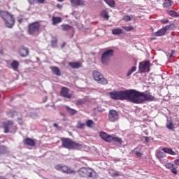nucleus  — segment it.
I'll list each match as a JSON object with an SVG mask.
<instances>
[{
  "instance_id": "obj_38",
  "label": "nucleus",
  "mask_w": 179,
  "mask_h": 179,
  "mask_svg": "<svg viewBox=\"0 0 179 179\" xmlns=\"http://www.w3.org/2000/svg\"><path fill=\"white\" fill-rule=\"evenodd\" d=\"M122 29H123L124 30H125L126 31H132V30H134V27H122Z\"/></svg>"
},
{
  "instance_id": "obj_3",
  "label": "nucleus",
  "mask_w": 179,
  "mask_h": 179,
  "mask_svg": "<svg viewBox=\"0 0 179 179\" xmlns=\"http://www.w3.org/2000/svg\"><path fill=\"white\" fill-rule=\"evenodd\" d=\"M62 145L65 149H80L82 145L79 144L69 138H62Z\"/></svg>"
},
{
  "instance_id": "obj_21",
  "label": "nucleus",
  "mask_w": 179,
  "mask_h": 179,
  "mask_svg": "<svg viewBox=\"0 0 179 179\" xmlns=\"http://www.w3.org/2000/svg\"><path fill=\"white\" fill-rule=\"evenodd\" d=\"M50 69L52 72L53 75H56V76H61V71L59 69L57 66H52L50 67Z\"/></svg>"
},
{
  "instance_id": "obj_6",
  "label": "nucleus",
  "mask_w": 179,
  "mask_h": 179,
  "mask_svg": "<svg viewBox=\"0 0 179 179\" xmlns=\"http://www.w3.org/2000/svg\"><path fill=\"white\" fill-rule=\"evenodd\" d=\"M93 78L99 83V85H108V81L104 78L103 74L97 71H94L92 73Z\"/></svg>"
},
{
  "instance_id": "obj_18",
  "label": "nucleus",
  "mask_w": 179,
  "mask_h": 179,
  "mask_svg": "<svg viewBox=\"0 0 179 179\" xmlns=\"http://www.w3.org/2000/svg\"><path fill=\"white\" fill-rule=\"evenodd\" d=\"M62 22V18L61 17L53 16L52 17V24L53 26H57V24L61 23Z\"/></svg>"
},
{
  "instance_id": "obj_2",
  "label": "nucleus",
  "mask_w": 179,
  "mask_h": 179,
  "mask_svg": "<svg viewBox=\"0 0 179 179\" xmlns=\"http://www.w3.org/2000/svg\"><path fill=\"white\" fill-rule=\"evenodd\" d=\"M109 96L112 100H132V90L124 91H113L109 92Z\"/></svg>"
},
{
  "instance_id": "obj_49",
  "label": "nucleus",
  "mask_w": 179,
  "mask_h": 179,
  "mask_svg": "<svg viewBox=\"0 0 179 179\" xmlns=\"http://www.w3.org/2000/svg\"><path fill=\"white\" fill-rule=\"evenodd\" d=\"M175 164H176V166H179V159L175 160Z\"/></svg>"
},
{
  "instance_id": "obj_14",
  "label": "nucleus",
  "mask_w": 179,
  "mask_h": 179,
  "mask_svg": "<svg viewBox=\"0 0 179 179\" xmlns=\"http://www.w3.org/2000/svg\"><path fill=\"white\" fill-rule=\"evenodd\" d=\"M169 29H170V25H166L162 29L158 30L155 34V35L156 36V37H162V36H164L166 33H167V30H169Z\"/></svg>"
},
{
  "instance_id": "obj_20",
  "label": "nucleus",
  "mask_w": 179,
  "mask_h": 179,
  "mask_svg": "<svg viewBox=\"0 0 179 179\" xmlns=\"http://www.w3.org/2000/svg\"><path fill=\"white\" fill-rule=\"evenodd\" d=\"M69 65L73 69H78V68H80V66H82V64L76 62H69Z\"/></svg>"
},
{
  "instance_id": "obj_54",
  "label": "nucleus",
  "mask_w": 179,
  "mask_h": 179,
  "mask_svg": "<svg viewBox=\"0 0 179 179\" xmlns=\"http://www.w3.org/2000/svg\"><path fill=\"white\" fill-rule=\"evenodd\" d=\"M0 179H6L3 176H0Z\"/></svg>"
},
{
  "instance_id": "obj_37",
  "label": "nucleus",
  "mask_w": 179,
  "mask_h": 179,
  "mask_svg": "<svg viewBox=\"0 0 179 179\" xmlns=\"http://www.w3.org/2000/svg\"><path fill=\"white\" fill-rule=\"evenodd\" d=\"M85 104L84 99H78L76 101V106H83Z\"/></svg>"
},
{
  "instance_id": "obj_55",
  "label": "nucleus",
  "mask_w": 179,
  "mask_h": 179,
  "mask_svg": "<svg viewBox=\"0 0 179 179\" xmlns=\"http://www.w3.org/2000/svg\"><path fill=\"white\" fill-rule=\"evenodd\" d=\"M61 115H62L63 117H65V114L62 113Z\"/></svg>"
},
{
  "instance_id": "obj_22",
  "label": "nucleus",
  "mask_w": 179,
  "mask_h": 179,
  "mask_svg": "<svg viewBox=\"0 0 179 179\" xmlns=\"http://www.w3.org/2000/svg\"><path fill=\"white\" fill-rule=\"evenodd\" d=\"M66 110L67 113H69V114H70V115H75V114H78V110H76V109H73L69 106H66Z\"/></svg>"
},
{
  "instance_id": "obj_32",
  "label": "nucleus",
  "mask_w": 179,
  "mask_h": 179,
  "mask_svg": "<svg viewBox=\"0 0 179 179\" xmlns=\"http://www.w3.org/2000/svg\"><path fill=\"white\" fill-rule=\"evenodd\" d=\"M166 127L168 129H174V124L171 121H167Z\"/></svg>"
},
{
  "instance_id": "obj_35",
  "label": "nucleus",
  "mask_w": 179,
  "mask_h": 179,
  "mask_svg": "<svg viewBox=\"0 0 179 179\" xmlns=\"http://www.w3.org/2000/svg\"><path fill=\"white\" fill-rule=\"evenodd\" d=\"M85 127H86V124L78 122L77 124V128L80 129H85Z\"/></svg>"
},
{
  "instance_id": "obj_45",
  "label": "nucleus",
  "mask_w": 179,
  "mask_h": 179,
  "mask_svg": "<svg viewBox=\"0 0 179 179\" xmlns=\"http://www.w3.org/2000/svg\"><path fill=\"white\" fill-rule=\"evenodd\" d=\"M112 177H120V172H115L113 173Z\"/></svg>"
},
{
  "instance_id": "obj_28",
  "label": "nucleus",
  "mask_w": 179,
  "mask_h": 179,
  "mask_svg": "<svg viewBox=\"0 0 179 179\" xmlns=\"http://www.w3.org/2000/svg\"><path fill=\"white\" fill-rule=\"evenodd\" d=\"M11 66H12L13 69H14V71H17V69L19 68V62L14 60L11 63Z\"/></svg>"
},
{
  "instance_id": "obj_42",
  "label": "nucleus",
  "mask_w": 179,
  "mask_h": 179,
  "mask_svg": "<svg viewBox=\"0 0 179 179\" xmlns=\"http://www.w3.org/2000/svg\"><path fill=\"white\" fill-rule=\"evenodd\" d=\"M135 155H136V157H142V156L143 155V153H142L139 151H136Z\"/></svg>"
},
{
  "instance_id": "obj_53",
  "label": "nucleus",
  "mask_w": 179,
  "mask_h": 179,
  "mask_svg": "<svg viewBox=\"0 0 179 179\" xmlns=\"http://www.w3.org/2000/svg\"><path fill=\"white\" fill-rule=\"evenodd\" d=\"M65 0H57V2H64Z\"/></svg>"
},
{
  "instance_id": "obj_34",
  "label": "nucleus",
  "mask_w": 179,
  "mask_h": 179,
  "mask_svg": "<svg viewBox=\"0 0 179 179\" xmlns=\"http://www.w3.org/2000/svg\"><path fill=\"white\" fill-rule=\"evenodd\" d=\"M94 124V122H93V120H89L86 122V125L87 127H88V128L93 127Z\"/></svg>"
},
{
  "instance_id": "obj_9",
  "label": "nucleus",
  "mask_w": 179,
  "mask_h": 179,
  "mask_svg": "<svg viewBox=\"0 0 179 179\" xmlns=\"http://www.w3.org/2000/svg\"><path fill=\"white\" fill-rule=\"evenodd\" d=\"M150 71V61L141 62L138 66L139 73H145Z\"/></svg>"
},
{
  "instance_id": "obj_25",
  "label": "nucleus",
  "mask_w": 179,
  "mask_h": 179,
  "mask_svg": "<svg viewBox=\"0 0 179 179\" xmlns=\"http://www.w3.org/2000/svg\"><path fill=\"white\" fill-rule=\"evenodd\" d=\"M62 30L64 31H68L72 29V26L66 24H63L61 25Z\"/></svg>"
},
{
  "instance_id": "obj_39",
  "label": "nucleus",
  "mask_w": 179,
  "mask_h": 179,
  "mask_svg": "<svg viewBox=\"0 0 179 179\" xmlns=\"http://www.w3.org/2000/svg\"><path fill=\"white\" fill-rule=\"evenodd\" d=\"M123 20H124V22H131L132 20V19L131 18V17L129 15H124L123 17Z\"/></svg>"
},
{
  "instance_id": "obj_10",
  "label": "nucleus",
  "mask_w": 179,
  "mask_h": 179,
  "mask_svg": "<svg viewBox=\"0 0 179 179\" xmlns=\"http://www.w3.org/2000/svg\"><path fill=\"white\" fill-rule=\"evenodd\" d=\"M80 177H93V169L90 168H81L78 171Z\"/></svg>"
},
{
  "instance_id": "obj_16",
  "label": "nucleus",
  "mask_w": 179,
  "mask_h": 179,
  "mask_svg": "<svg viewBox=\"0 0 179 179\" xmlns=\"http://www.w3.org/2000/svg\"><path fill=\"white\" fill-rule=\"evenodd\" d=\"M70 2L73 7L84 6L85 5V1H83V0H70Z\"/></svg>"
},
{
  "instance_id": "obj_4",
  "label": "nucleus",
  "mask_w": 179,
  "mask_h": 179,
  "mask_svg": "<svg viewBox=\"0 0 179 179\" xmlns=\"http://www.w3.org/2000/svg\"><path fill=\"white\" fill-rule=\"evenodd\" d=\"M0 16L5 21L6 26L7 27H13L15 25V18L13 15L9 13L8 11H0Z\"/></svg>"
},
{
  "instance_id": "obj_40",
  "label": "nucleus",
  "mask_w": 179,
  "mask_h": 179,
  "mask_svg": "<svg viewBox=\"0 0 179 179\" xmlns=\"http://www.w3.org/2000/svg\"><path fill=\"white\" fill-rule=\"evenodd\" d=\"M173 166H174V164L171 163H167L165 164V167L166 169H169V170H171Z\"/></svg>"
},
{
  "instance_id": "obj_15",
  "label": "nucleus",
  "mask_w": 179,
  "mask_h": 179,
  "mask_svg": "<svg viewBox=\"0 0 179 179\" xmlns=\"http://www.w3.org/2000/svg\"><path fill=\"white\" fill-rule=\"evenodd\" d=\"M3 128H4V134H9V127L13 125V120H8L2 123Z\"/></svg>"
},
{
  "instance_id": "obj_8",
  "label": "nucleus",
  "mask_w": 179,
  "mask_h": 179,
  "mask_svg": "<svg viewBox=\"0 0 179 179\" xmlns=\"http://www.w3.org/2000/svg\"><path fill=\"white\" fill-rule=\"evenodd\" d=\"M114 55L113 50H108L104 52L101 55V62L103 65H108V62H110V59L111 57Z\"/></svg>"
},
{
  "instance_id": "obj_31",
  "label": "nucleus",
  "mask_w": 179,
  "mask_h": 179,
  "mask_svg": "<svg viewBox=\"0 0 179 179\" xmlns=\"http://www.w3.org/2000/svg\"><path fill=\"white\" fill-rule=\"evenodd\" d=\"M172 4H173V1L166 0L163 3V6L164 8H169V7L171 6Z\"/></svg>"
},
{
  "instance_id": "obj_43",
  "label": "nucleus",
  "mask_w": 179,
  "mask_h": 179,
  "mask_svg": "<svg viewBox=\"0 0 179 179\" xmlns=\"http://www.w3.org/2000/svg\"><path fill=\"white\" fill-rule=\"evenodd\" d=\"M58 41L57 40H54L51 41L52 47L55 48L57 47Z\"/></svg>"
},
{
  "instance_id": "obj_5",
  "label": "nucleus",
  "mask_w": 179,
  "mask_h": 179,
  "mask_svg": "<svg viewBox=\"0 0 179 179\" xmlns=\"http://www.w3.org/2000/svg\"><path fill=\"white\" fill-rule=\"evenodd\" d=\"M99 136L106 142H117V143H120V145H122V139L121 138L114 137L103 131L100 132Z\"/></svg>"
},
{
  "instance_id": "obj_30",
  "label": "nucleus",
  "mask_w": 179,
  "mask_h": 179,
  "mask_svg": "<svg viewBox=\"0 0 179 179\" xmlns=\"http://www.w3.org/2000/svg\"><path fill=\"white\" fill-rule=\"evenodd\" d=\"M105 2L110 6V8H115V1H114V0H105Z\"/></svg>"
},
{
  "instance_id": "obj_7",
  "label": "nucleus",
  "mask_w": 179,
  "mask_h": 179,
  "mask_svg": "<svg viewBox=\"0 0 179 179\" xmlns=\"http://www.w3.org/2000/svg\"><path fill=\"white\" fill-rule=\"evenodd\" d=\"M55 170L61 171L64 174H75V173H76V171H74L73 169H71L69 166L63 164H57L55 166Z\"/></svg>"
},
{
  "instance_id": "obj_24",
  "label": "nucleus",
  "mask_w": 179,
  "mask_h": 179,
  "mask_svg": "<svg viewBox=\"0 0 179 179\" xmlns=\"http://www.w3.org/2000/svg\"><path fill=\"white\" fill-rule=\"evenodd\" d=\"M100 15L101 16V17H103V19H106L108 20L110 16L108 15V11H107V10H103L101 13Z\"/></svg>"
},
{
  "instance_id": "obj_12",
  "label": "nucleus",
  "mask_w": 179,
  "mask_h": 179,
  "mask_svg": "<svg viewBox=\"0 0 179 179\" xmlns=\"http://www.w3.org/2000/svg\"><path fill=\"white\" fill-rule=\"evenodd\" d=\"M38 30H40V22H33L28 27L29 34H34V33H37Z\"/></svg>"
},
{
  "instance_id": "obj_48",
  "label": "nucleus",
  "mask_w": 179,
  "mask_h": 179,
  "mask_svg": "<svg viewBox=\"0 0 179 179\" xmlns=\"http://www.w3.org/2000/svg\"><path fill=\"white\" fill-rule=\"evenodd\" d=\"M39 3H44L45 2V0H37Z\"/></svg>"
},
{
  "instance_id": "obj_23",
  "label": "nucleus",
  "mask_w": 179,
  "mask_h": 179,
  "mask_svg": "<svg viewBox=\"0 0 179 179\" xmlns=\"http://www.w3.org/2000/svg\"><path fill=\"white\" fill-rule=\"evenodd\" d=\"M162 150L164 153L171 155L172 156H176V152L173 151V149L171 148H163Z\"/></svg>"
},
{
  "instance_id": "obj_36",
  "label": "nucleus",
  "mask_w": 179,
  "mask_h": 179,
  "mask_svg": "<svg viewBox=\"0 0 179 179\" xmlns=\"http://www.w3.org/2000/svg\"><path fill=\"white\" fill-rule=\"evenodd\" d=\"M157 159H163V157H164V152H162V151H159L157 152L156 155Z\"/></svg>"
},
{
  "instance_id": "obj_19",
  "label": "nucleus",
  "mask_w": 179,
  "mask_h": 179,
  "mask_svg": "<svg viewBox=\"0 0 179 179\" xmlns=\"http://www.w3.org/2000/svg\"><path fill=\"white\" fill-rule=\"evenodd\" d=\"M24 143H25V145H27L28 146H36V141L30 138H25L24 140Z\"/></svg>"
},
{
  "instance_id": "obj_57",
  "label": "nucleus",
  "mask_w": 179,
  "mask_h": 179,
  "mask_svg": "<svg viewBox=\"0 0 179 179\" xmlns=\"http://www.w3.org/2000/svg\"><path fill=\"white\" fill-rule=\"evenodd\" d=\"M0 98H1V94H0Z\"/></svg>"
},
{
  "instance_id": "obj_41",
  "label": "nucleus",
  "mask_w": 179,
  "mask_h": 179,
  "mask_svg": "<svg viewBox=\"0 0 179 179\" xmlns=\"http://www.w3.org/2000/svg\"><path fill=\"white\" fill-rule=\"evenodd\" d=\"M171 172L173 174H178V171H177V167L176 166V165H173V168L171 169Z\"/></svg>"
},
{
  "instance_id": "obj_47",
  "label": "nucleus",
  "mask_w": 179,
  "mask_h": 179,
  "mask_svg": "<svg viewBox=\"0 0 179 179\" xmlns=\"http://www.w3.org/2000/svg\"><path fill=\"white\" fill-rule=\"evenodd\" d=\"M17 121H18V124H20V125H23V120H22V118H18Z\"/></svg>"
},
{
  "instance_id": "obj_13",
  "label": "nucleus",
  "mask_w": 179,
  "mask_h": 179,
  "mask_svg": "<svg viewBox=\"0 0 179 179\" xmlns=\"http://www.w3.org/2000/svg\"><path fill=\"white\" fill-rule=\"evenodd\" d=\"M70 91L71 90H69V88L66 87H62L60 92V96L64 99H72V94H69Z\"/></svg>"
},
{
  "instance_id": "obj_1",
  "label": "nucleus",
  "mask_w": 179,
  "mask_h": 179,
  "mask_svg": "<svg viewBox=\"0 0 179 179\" xmlns=\"http://www.w3.org/2000/svg\"><path fill=\"white\" fill-rule=\"evenodd\" d=\"M143 101H155V96L150 94H145L136 90H131V103L141 104Z\"/></svg>"
},
{
  "instance_id": "obj_33",
  "label": "nucleus",
  "mask_w": 179,
  "mask_h": 179,
  "mask_svg": "<svg viewBox=\"0 0 179 179\" xmlns=\"http://www.w3.org/2000/svg\"><path fill=\"white\" fill-rule=\"evenodd\" d=\"M135 71H136V66L131 67V69L127 72V76H131V75H132Z\"/></svg>"
},
{
  "instance_id": "obj_29",
  "label": "nucleus",
  "mask_w": 179,
  "mask_h": 179,
  "mask_svg": "<svg viewBox=\"0 0 179 179\" xmlns=\"http://www.w3.org/2000/svg\"><path fill=\"white\" fill-rule=\"evenodd\" d=\"M113 34L115 36H120V34H122V29H115L112 30Z\"/></svg>"
},
{
  "instance_id": "obj_17",
  "label": "nucleus",
  "mask_w": 179,
  "mask_h": 179,
  "mask_svg": "<svg viewBox=\"0 0 179 179\" xmlns=\"http://www.w3.org/2000/svg\"><path fill=\"white\" fill-rule=\"evenodd\" d=\"M20 57H26L29 55V50L26 48H21L19 50Z\"/></svg>"
},
{
  "instance_id": "obj_27",
  "label": "nucleus",
  "mask_w": 179,
  "mask_h": 179,
  "mask_svg": "<svg viewBox=\"0 0 179 179\" xmlns=\"http://www.w3.org/2000/svg\"><path fill=\"white\" fill-rule=\"evenodd\" d=\"M5 153H8V147L0 145V155H5Z\"/></svg>"
},
{
  "instance_id": "obj_50",
  "label": "nucleus",
  "mask_w": 179,
  "mask_h": 179,
  "mask_svg": "<svg viewBox=\"0 0 179 179\" xmlns=\"http://www.w3.org/2000/svg\"><path fill=\"white\" fill-rule=\"evenodd\" d=\"M57 8H58L59 9H61L62 8V5L61 4H57Z\"/></svg>"
},
{
  "instance_id": "obj_56",
  "label": "nucleus",
  "mask_w": 179,
  "mask_h": 179,
  "mask_svg": "<svg viewBox=\"0 0 179 179\" xmlns=\"http://www.w3.org/2000/svg\"><path fill=\"white\" fill-rule=\"evenodd\" d=\"M171 57H172V55H170V57L171 58Z\"/></svg>"
},
{
  "instance_id": "obj_51",
  "label": "nucleus",
  "mask_w": 179,
  "mask_h": 179,
  "mask_svg": "<svg viewBox=\"0 0 179 179\" xmlns=\"http://www.w3.org/2000/svg\"><path fill=\"white\" fill-rule=\"evenodd\" d=\"M145 142H149V137L145 136Z\"/></svg>"
},
{
  "instance_id": "obj_46",
  "label": "nucleus",
  "mask_w": 179,
  "mask_h": 179,
  "mask_svg": "<svg viewBox=\"0 0 179 179\" xmlns=\"http://www.w3.org/2000/svg\"><path fill=\"white\" fill-rule=\"evenodd\" d=\"M53 127H55V128H56L57 129H61V127H59V125H58V124L57 123H54Z\"/></svg>"
},
{
  "instance_id": "obj_44",
  "label": "nucleus",
  "mask_w": 179,
  "mask_h": 179,
  "mask_svg": "<svg viewBox=\"0 0 179 179\" xmlns=\"http://www.w3.org/2000/svg\"><path fill=\"white\" fill-rule=\"evenodd\" d=\"M161 22L162 24H167L169 23V19L162 20Z\"/></svg>"
},
{
  "instance_id": "obj_11",
  "label": "nucleus",
  "mask_w": 179,
  "mask_h": 179,
  "mask_svg": "<svg viewBox=\"0 0 179 179\" xmlns=\"http://www.w3.org/2000/svg\"><path fill=\"white\" fill-rule=\"evenodd\" d=\"M120 120V114L115 110H110L108 113V121L110 122H117Z\"/></svg>"
},
{
  "instance_id": "obj_52",
  "label": "nucleus",
  "mask_w": 179,
  "mask_h": 179,
  "mask_svg": "<svg viewBox=\"0 0 179 179\" xmlns=\"http://www.w3.org/2000/svg\"><path fill=\"white\" fill-rule=\"evenodd\" d=\"M66 45V43L64 42L63 44L62 45V48H64Z\"/></svg>"
},
{
  "instance_id": "obj_26",
  "label": "nucleus",
  "mask_w": 179,
  "mask_h": 179,
  "mask_svg": "<svg viewBox=\"0 0 179 179\" xmlns=\"http://www.w3.org/2000/svg\"><path fill=\"white\" fill-rule=\"evenodd\" d=\"M167 13H168V15H169V16H171V17H178V16H179L178 13H177L173 10H168Z\"/></svg>"
}]
</instances>
